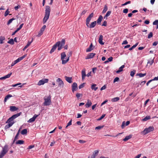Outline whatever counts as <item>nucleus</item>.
<instances>
[{"mask_svg":"<svg viewBox=\"0 0 158 158\" xmlns=\"http://www.w3.org/2000/svg\"><path fill=\"white\" fill-rule=\"evenodd\" d=\"M21 112L18 113L13 115L6 122V123H8V124L6 125L5 126V129H7L11 127L15 123L14 120L16 118L19 116L21 115Z\"/></svg>","mask_w":158,"mask_h":158,"instance_id":"obj_1","label":"nucleus"},{"mask_svg":"<svg viewBox=\"0 0 158 158\" xmlns=\"http://www.w3.org/2000/svg\"><path fill=\"white\" fill-rule=\"evenodd\" d=\"M50 10V7L48 6H46L45 16L43 20L44 23H45L48 19L49 17Z\"/></svg>","mask_w":158,"mask_h":158,"instance_id":"obj_2","label":"nucleus"},{"mask_svg":"<svg viewBox=\"0 0 158 158\" xmlns=\"http://www.w3.org/2000/svg\"><path fill=\"white\" fill-rule=\"evenodd\" d=\"M51 97L50 95L48 96H45L44 98V102L43 103L44 106H47L50 105L51 103Z\"/></svg>","mask_w":158,"mask_h":158,"instance_id":"obj_3","label":"nucleus"},{"mask_svg":"<svg viewBox=\"0 0 158 158\" xmlns=\"http://www.w3.org/2000/svg\"><path fill=\"white\" fill-rule=\"evenodd\" d=\"M8 151V146L6 145L3 148L0 153V158H2Z\"/></svg>","mask_w":158,"mask_h":158,"instance_id":"obj_4","label":"nucleus"},{"mask_svg":"<svg viewBox=\"0 0 158 158\" xmlns=\"http://www.w3.org/2000/svg\"><path fill=\"white\" fill-rule=\"evenodd\" d=\"M66 55L65 52H63L61 54V58L62 60V63L63 64H66L69 60V58L66 60H64V58L66 56Z\"/></svg>","mask_w":158,"mask_h":158,"instance_id":"obj_5","label":"nucleus"},{"mask_svg":"<svg viewBox=\"0 0 158 158\" xmlns=\"http://www.w3.org/2000/svg\"><path fill=\"white\" fill-rule=\"evenodd\" d=\"M57 42H59V44L57 45V47H58V50L59 51L62 48L63 46L65 44V40L64 39H62L61 41H58Z\"/></svg>","mask_w":158,"mask_h":158,"instance_id":"obj_6","label":"nucleus"},{"mask_svg":"<svg viewBox=\"0 0 158 158\" xmlns=\"http://www.w3.org/2000/svg\"><path fill=\"white\" fill-rule=\"evenodd\" d=\"M154 129V128L153 127L150 126L148 128L145 129L143 132V134H144V135H145L149 132H151V131H153Z\"/></svg>","mask_w":158,"mask_h":158,"instance_id":"obj_7","label":"nucleus"},{"mask_svg":"<svg viewBox=\"0 0 158 158\" xmlns=\"http://www.w3.org/2000/svg\"><path fill=\"white\" fill-rule=\"evenodd\" d=\"M48 79L47 78H44L40 80L38 82L37 85H43L45 83L48 82Z\"/></svg>","mask_w":158,"mask_h":158,"instance_id":"obj_8","label":"nucleus"},{"mask_svg":"<svg viewBox=\"0 0 158 158\" xmlns=\"http://www.w3.org/2000/svg\"><path fill=\"white\" fill-rule=\"evenodd\" d=\"M56 82H58V86L60 87H63L64 85V83L62 79L58 78L56 80Z\"/></svg>","mask_w":158,"mask_h":158,"instance_id":"obj_9","label":"nucleus"},{"mask_svg":"<svg viewBox=\"0 0 158 158\" xmlns=\"http://www.w3.org/2000/svg\"><path fill=\"white\" fill-rule=\"evenodd\" d=\"M78 89L77 85V83H73L72 85V90L73 92L76 91Z\"/></svg>","mask_w":158,"mask_h":158,"instance_id":"obj_10","label":"nucleus"},{"mask_svg":"<svg viewBox=\"0 0 158 158\" xmlns=\"http://www.w3.org/2000/svg\"><path fill=\"white\" fill-rule=\"evenodd\" d=\"M59 42H57L52 47L51 49V51L50 52V53H52V52H54L55 49L57 47V45H59Z\"/></svg>","mask_w":158,"mask_h":158,"instance_id":"obj_11","label":"nucleus"},{"mask_svg":"<svg viewBox=\"0 0 158 158\" xmlns=\"http://www.w3.org/2000/svg\"><path fill=\"white\" fill-rule=\"evenodd\" d=\"M46 26L45 25H44L43 26L42 28H41L40 30V31L38 35H37V36L39 37L43 33V32L44 31V29L46 27Z\"/></svg>","mask_w":158,"mask_h":158,"instance_id":"obj_12","label":"nucleus"},{"mask_svg":"<svg viewBox=\"0 0 158 158\" xmlns=\"http://www.w3.org/2000/svg\"><path fill=\"white\" fill-rule=\"evenodd\" d=\"M95 54H96L95 53H90L88 54L85 59H87L92 58L94 56Z\"/></svg>","mask_w":158,"mask_h":158,"instance_id":"obj_13","label":"nucleus"},{"mask_svg":"<svg viewBox=\"0 0 158 158\" xmlns=\"http://www.w3.org/2000/svg\"><path fill=\"white\" fill-rule=\"evenodd\" d=\"M96 24V21H94L92 22L90 25L89 24V26L87 27L90 28H92L94 27Z\"/></svg>","mask_w":158,"mask_h":158,"instance_id":"obj_14","label":"nucleus"},{"mask_svg":"<svg viewBox=\"0 0 158 158\" xmlns=\"http://www.w3.org/2000/svg\"><path fill=\"white\" fill-rule=\"evenodd\" d=\"M23 24L22 23L19 26V27L17 28L16 30H15L14 32H13L12 34V35H13L15 34L18 31H19L20 30L22 27H23Z\"/></svg>","mask_w":158,"mask_h":158,"instance_id":"obj_15","label":"nucleus"},{"mask_svg":"<svg viewBox=\"0 0 158 158\" xmlns=\"http://www.w3.org/2000/svg\"><path fill=\"white\" fill-rule=\"evenodd\" d=\"M12 73L11 72L9 74H8L7 75H6V76L2 77H1L0 78V80H3V79H5L6 78H9L10 77L11 75H12Z\"/></svg>","mask_w":158,"mask_h":158,"instance_id":"obj_16","label":"nucleus"},{"mask_svg":"<svg viewBox=\"0 0 158 158\" xmlns=\"http://www.w3.org/2000/svg\"><path fill=\"white\" fill-rule=\"evenodd\" d=\"M103 38V36L102 35H100L99 38L98 42L100 44L102 45H104V43L102 41Z\"/></svg>","mask_w":158,"mask_h":158,"instance_id":"obj_17","label":"nucleus"},{"mask_svg":"<svg viewBox=\"0 0 158 158\" xmlns=\"http://www.w3.org/2000/svg\"><path fill=\"white\" fill-rule=\"evenodd\" d=\"M81 74L82 79L83 80L84 79L85 77L87 76V75L86 74L85 70V69H83L82 71Z\"/></svg>","mask_w":158,"mask_h":158,"instance_id":"obj_18","label":"nucleus"},{"mask_svg":"<svg viewBox=\"0 0 158 158\" xmlns=\"http://www.w3.org/2000/svg\"><path fill=\"white\" fill-rule=\"evenodd\" d=\"M65 80L69 83H72V78L71 77H69L67 76H65L64 77Z\"/></svg>","mask_w":158,"mask_h":158,"instance_id":"obj_19","label":"nucleus"},{"mask_svg":"<svg viewBox=\"0 0 158 158\" xmlns=\"http://www.w3.org/2000/svg\"><path fill=\"white\" fill-rule=\"evenodd\" d=\"M92 104V103L91 102L89 99H88L87 100V102L86 103V104L85 105V106L86 107L88 108V107H90V106H91V105Z\"/></svg>","mask_w":158,"mask_h":158,"instance_id":"obj_20","label":"nucleus"},{"mask_svg":"<svg viewBox=\"0 0 158 158\" xmlns=\"http://www.w3.org/2000/svg\"><path fill=\"white\" fill-rule=\"evenodd\" d=\"M103 19V17L102 16L100 15L99 16L98 18V19L97 20L96 23L98 24H100L102 19Z\"/></svg>","mask_w":158,"mask_h":158,"instance_id":"obj_21","label":"nucleus"},{"mask_svg":"<svg viewBox=\"0 0 158 158\" xmlns=\"http://www.w3.org/2000/svg\"><path fill=\"white\" fill-rule=\"evenodd\" d=\"M125 67L124 65H122L118 69V70L116 71V73H119L123 70V69Z\"/></svg>","mask_w":158,"mask_h":158,"instance_id":"obj_22","label":"nucleus"},{"mask_svg":"<svg viewBox=\"0 0 158 158\" xmlns=\"http://www.w3.org/2000/svg\"><path fill=\"white\" fill-rule=\"evenodd\" d=\"M18 108L15 106H10V110L11 111H15L17 110Z\"/></svg>","mask_w":158,"mask_h":158,"instance_id":"obj_23","label":"nucleus"},{"mask_svg":"<svg viewBox=\"0 0 158 158\" xmlns=\"http://www.w3.org/2000/svg\"><path fill=\"white\" fill-rule=\"evenodd\" d=\"M12 97V96L11 94H8L5 98L4 99V102H6L7 100L8 99Z\"/></svg>","mask_w":158,"mask_h":158,"instance_id":"obj_24","label":"nucleus"},{"mask_svg":"<svg viewBox=\"0 0 158 158\" xmlns=\"http://www.w3.org/2000/svg\"><path fill=\"white\" fill-rule=\"evenodd\" d=\"M96 84H92L91 86V89L93 90H94V91H96L98 88L97 87H96Z\"/></svg>","mask_w":158,"mask_h":158,"instance_id":"obj_25","label":"nucleus"},{"mask_svg":"<svg viewBox=\"0 0 158 158\" xmlns=\"http://www.w3.org/2000/svg\"><path fill=\"white\" fill-rule=\"evenodd\" d=\"M132 137V135H130L128 136H127L123 139V141H126L128 140L129 139H131Z\"/></svg>","mask_w":158,"mask_h":158,"instance_id":"obj_26","label":"nucleus"},{"mask_svg":"<svg viewBox=\"0 0 158 158\" xmlns=\"http://www.w3.org/2000/svg\"><path fill=\"white\" fill-rule=\"evenodd\" d=\"M92 47H93V44H91L90 45V46H89V48L86 49V52H90L91 50H92L93 49L92 48Z\"/></svg>","mask_w":158,"mask_h":158,"instance_id":"obj_27","label":"nucleus"},{"mask_svg":"<svg viewBox=\"0 0 158 158\" xmlns=\"http://www.w3.org/2000/svg\"><path fill=\"white\" fill-rule=\"evenodd\" d=\"M146 73H137L136 74V76H139L140 77H144V76H146Z\"/></svg>","mask_w":158,"mask_h":158,"instance_id":"obj_28","label":"nucleus"},{"mask_svg":"<svg viewBox=\"0 0 158 158\" xmlns=\"http://www.w3.org/2000/svg\"><path fill=\"white\" fill-rule=\"evenodd\" d=\"M27 129H26L23 130L21 132V134L23 135H26V134H27Z\"/></svg>","mask_w":158,"mask_h":158,"instance_id":"obj_29","label":"nucleus"},{"mask_svg":"<svg viewBox=\"0 0 158 158\" xmlns=\"http://www.w3.org/2000/svg\"><path fill=\"white\" fill-rule=\"evenodd\" d=\"M119 99H120L119 97H117L112 98L111 101L112 102H114L118 101Z\"/></svg>","mask_w":158,"mask_h":158,"instance_id":"obj_30","label":"nucleus"},{"mask_svg":"<svg viewBox=\"0 0 158 158\" xmlns=\"http://www.w3.org/2000/svg\"><path fill=\"white\" fill-rule=\"evenodd\" d=\"M107 10L108 7L106 5H105L104 6L103 10H102V13L104 14L105 13Z\"/></svg>","mask_w":158,"mask_h":158,"instance_id":"obj_31","label":"nucleus"},{"mask_svg":"<svg viewBox=\"0 0 158 158\" xmlns=\"http://www.w3.org/2000/svg\"><path fill=\"white\" fill-rule=\"evenodd\" d=\"M26 56V55H24L21 57H19L18 59H17L16 60L17 62H19L21 60H22L23 58H24Z\"/></svg>","mask_w":158,"mask_h":158,"instance_id":"obj_32","label":"nucleus"},{"mask_svg":"<svg viewBox=\"0 0 158 158\" xmlns=\"http://www.w3.org/2000/svg\"><path fill=\"white\" fill-rule=\"evenodd\" d=\"M111 13V11H108L106 14L105 15V16L104 17V19H105L106 18V19H107V17H108V16H109L110 14Z\"/></svg>","mask_w":158,"mask_h":158,"instance_id":"obj_33","label":"nucleus"},{"mask_svg":"<svg viewBox=\"0 0 158 158\" xmlns=\"http://www.w3.org/2000/svg\"><path fill=\"white\" fill-rule=\"evenodd\" d=\"M91 19L87 17L86 20V26L87 27L89 26V23L91 20Z\"/></svg>","mask_w":158,"mask_h":158,"instance_id":"obj_34","label":"nucleus"},{"mask_svg":"<svg viewBox=\"0 0 158 158\" xmlns=\"http://www.w3.org/2000/svg\"><path fill=\"white\" fill-rule=\"evenodd\" d=\"M20 131V129L19 130V131H18L15 137V139H14V140L13 141V142H15V141L17 139H18V136L19 135V131Z\"/></svg>","mask_w":158,"mask_h":158,"instance_id":"obj_35","label":"nucleus"},{"mask_svg":"<svg viewBox=\"0 0 158 158\" xmlns=\"http://www.w3.org/2000/svg\"><path fill=\"white\" fill-rule=\"evenodd\" d=\"M24 141L23 140H18L16 142V144H23Z\"/></svg>","mask_w":158,"mask_h":158,"instance_id":"obj_36","label":"nucleus"},{"mask_svg":"<svg viewBox=\"0 0 158 158\" xmlns=\"http://www.w3.org/2000/svg\"><path fill=\"white\" fill-rule=\"evenodd\" d=\"M138 44H139L138 42L136 43V44H135L133 45L131 47L129 48V50L130 51L132 50L134 48H135L137 46V45H138Z\"/></svg>","mask_w":158,"mask_h":158,"instance_id":"obj_37","label":"nucleus"},{"mask_svg":"<svg viewBox=\"0 0 158 158\" xmlns=\"http://www.w3.org/2000/svg\"><path fill=\"white\" fill-rule=\"evenodd\" d=\"M151 118L150 116H146L145 117L142 119L143 121H146Z\"/></svg>","mask_w":158,"mask_h":158,"instance_id":"obj_38","label":"nucleus"},{"mask_svg":"<svg viewBox=\"0 0 158 158\" xmlns=\"http://www.w3.org/2000/svg\"><path fill=\"white\" fill-rule=\"evenodd\" d=\"M31 42H28L27 44L24 47V48H23V51H24L31 44Z\"/></svg>","mask_w":158,"mask_h":158,"instance_id":"obj_39","label":"nucleus"},{"mask_svg":"<svg viewBox=\"0 0 158 158\" xmlns=\"http://www.w3.org/2000/svg\"><path fill=\"white\" fill-rule=\"evenodd\" d=\"M5 40L4 37L1 36L0 37V43L2 44L3 43V41Z\"/></svg>","mask_w":158,"mask_h":158,"instance_id":"obj_40","label":"nucleus"},{"mask_svg":"<svg viewBox=\"0 0 158 158\" xmlns=\"http://www.w3.org/2000/svg\"><path fill=\"white\" fill-rule=\"evenodd\" d=\"M8 43L13 45L14 44V40L13 39H10L7 42Z\"/></svg>","mask_w":158,"mask_h":158,"instance_id":"obj_41","label":"nucleus"},{"mask_svg":"<svg viewBox=\"0 0 158 158\" xmlns=\"http://www.w3.org/2000/svg\"><path fill=\"white\" fill-rule=\"evenodd\" d=\"M15 19L13 18L9 19L7 22V25H9L10 23H11L12 22V21Z\"/></svg>","mask_w":158,"mask_h":158,"instance_id":"obj_42","label":"nucleus"},{"mask_svg":"<svg viewBox=\"0 0 158 158\" xmlns=\"http://www.w3.org/2000/svg\"><path fill=\"white\" fill-rule=\"evenodd\" d=\"M35 119H34V118H32L30 119L28 121V122L29 123H32L33 122H34L35 120Z\"/></svg>","mask_w":158,"mask_h":158,"instance_id":"obj_43","label":"nucleus"},{"mask_svg":"<svg viewBox=\"0 0 158 158\" xmlns=\"http://www.w3.org/2000/svg\"><path fill=\"white\" fill-rule=\"evenodd\" d=\"M136 71L135 70H133V71H131V72L130 75L131 77H133Z\"/></svg>","mask_w":158,"mask_h":158,"instance_id":"obj_44","label":"nucleus"},{"mask_svg":"<svg viewBox=\"0 0 158 158\" xmlns=\"http://www.w3.org/2000/svg\"><path fill=\"white\" fill-rule=\"evenodd\" d=\"M72 119H71L70 121L69 122L67 123V126H66V127H65V128H67V127L71 125L72 124Z\"/></svg>","mask_w":158,"mask_h":158,"instance_id":"obj_45","label":"nucleus"},{"mask_svg":"<svg viewBox=\"0 0 158 158\" xmlns=\"http://www.w3.org/2000/svg\"><path fill=\"white\" fill-rule=\"evenodd\" d=\"M10 13V11H9V9H7L5 11L4 14L5 16H7Z\"/></svg>","mask_w":158,"mask_h":158,"instance_id":"obj_46","label":"nucleus"},{"mask_svg":"<svg viewBox=\"0 0 158 158\" xmlns=\"http://www.w3.org/2000/svg\"><path fill=\"white\" fill-rule=\"evenodd\" d=\"M153 36V34L152 32H150L149 34H148V39H150L152 38Z\"/></svg>","mask_w":158,"mask_h":158,"instance_id":"obj_47","label":"nucleus"},{"mask_svg":"<svg viewBox=\"0 0 158 158\" xmlns=\"http://www.w3.org/2000/svg\"><path fill=\"white\" fill-rule=\"evenodd\" d=\"M18 63V62H17L16 60H15L12 63V64H11V66H14L15 64H17Z\"/></svg>","mask_w":158,"mask_h":158,"instance_id":"obj_48","label":"nucleus"},{"mask_svg":"<svg viewBox=\"0 0 158 158\" xmlns=\"http://www.w3.org/2000/svg\"><path fill=\"white\" fill-rule=\"evenodd\" d=\"M103 127V126H99L96 127L95 128V129L96 130H99V129H100L101 128H102Z\"/></svg>","mask_w":158,"mask_h":158,"instance_id":"obj_49","label":"nucleus"},{"mask_svg":"<svg viewBox=\"0 0 158 158\" xmlns=\"http://www.w3.org/2000/svg\"><path fill=\"white\" fill-rule=\"evenodd\" d=\"M99 151L98 150H96L94 151V153H93V155H95V156L98 153Z\"/></svg>","mask_w":158,"mask_h":158,"instance_id":"obj_50","label":"nucleus"},{"mask_svg":"<svg viewBox=\"0 0 158 158\" xmlns=\"http://www.w3.org/2000/svg\"><path fill=\"white\" fill-rule=\"evenodd\" d=\"M84 83H82L79 86V89H81V88H83L84 86Z\"/></svg>","mask_w":158,"mask_h":158,"instance_id":"obj_51","label":"nucleus"},{"mask_svg":"<svg viewBox=\"0 0 158 158\" xmlns=\"http://www.w3.org/2000/svg\"><path fill=\"white\" fill-rule=\"evenodd\" d=\"M131 3V1H128V2H126L124 3L122 5V6H124L126 5H127L128 4H130Z\"/></svg>","mask_w":158,"mask_h":158,"instance_id":"obj_52","label":"nucleus"},{"mask_svg":"<svg viewBox=\"0 0 158 158\" xmlns=\"http://www.w3.org/2000/svg\"><path fill=\"white\" fill-rule=\"evenodd\" d=\"M93 15L94 14L93 13H92L89 15L88 17L91 19V18L93 17Z\"/></svg>","mask_w":158,"mask_h":158,"instance_id":"obj_53","label":"nucleus"},{"mask_svg":"<svg viewBox=\"0 0 158 158\" xmlns=\"http://www.w3.org/2000/svg\"><path fill=\"white\" fill-rule=\"evenodd\" d=\"M158 24V20H155L153 23V25H157Z\"/></svg>","mask_w":158,"mask_h":158,"instance_id":"obj_54","label":"nucleus"},{"mask_svg":"<svg viewBox=\"0 0 158 158\" xmlns=\"http://www.w3.org/2000/svg\"><path fill=\"white\" fill-rule=\"evenodd\" d=\"M119 80V79L118 77H116L114 78V83L118 81Z\"/></svg>","mask_w":158,"mask_h":158,"instance_id":"obj_55","label":"nucleus"},{"mask_svg":"<svg viewBox=\"0 0 158 158\" xmlns=\"http://www.w3.org/2000/svg\"><path fill=\"white\" fill-rule=\"evenodd\" d=\"M21 7V6L20 5H18L17 6H15L14 7V9L16 10H17L19 8H20Z\"/></svg>","mask_w":158,"mask_h":158,"instance_id":"obj_56","label":"nucleus"},{"mask_svg":"<svg viewBox=\"0 0 158 158\" xmlns=\"http://www.w3.org/2000/svg\"><path fill=\"white\" fill-rule=\"evenodd\" d=\"M105 114H102V115L100 117V118H99L98 119V120H101L103 118H104L105 117Z\"/></svg>","mask_w":158,"mask_h":158,"instance_id":"obj_57","label":"nucleus"},{"mask_svg":"<svg viewBox=\"0 0 158 158\" xmlns=\"http://www.w3.org/2000/svg\"><path fill=\"white\" fill-rule=\"evenodd\" d=\"M128 9H127V8H126V9H125L123 10V13H127L128 12Z\"/></svg>","mask_w":158,"mask_h":158,"instance_id":"obj_58","label":"nucleus"},{"mask_svg":"<svg viewBox=\"0 0 158 158\" xmlns=\"http://www.w3.org/2000/svg\"><path fill=\"white\" fill-rule=\"evenodd\" d=\"M149 101V99H148L147 100H146L144 102V106L145 107L146 106V104Z\"/></svg>","mask_w":158,"mask_h":158,"instance_id":"obj_59","label":"nucleus"},{"mask_svg":"<svg viewBox=\"0 0 158 158\" xmlns=\"http://www.w3.org/2000/svg\"><path fill=\"white\" fill-rule=\"evenodd\" d=\"M21 84V83H17V84H15L12 85H11V86H12V87H16L17 85H20Z\"/></svg>","mask_w":158,"mask_h":158,"instance_id":"obj_60","label":"nucleus"},{"mask_svg":"<svg viewBox=\"0 0 158 158\" xmlns=\"http://www.w3.org/2000/svg\"><path fill=\"white\" fill-rule=\"evenodd\" d=\"M79 143H85L86 142V141H85L82 140H80L79 141Z\"/></svg>","mask_w":158,"mask_h":158,"instance_id":"obj_61","label":"nucleus"},{"mask_svg":"<svg viewBox=\"0 0 158 158\" xmlns=\"http://www.w3.org/2000/svg\"><path fill=\"white\" fill-rule=\"evenodd\" d=\"M72 52L71 51L69 52L68 54V58H69L72 55Z\"/></svg>","mask_w":158,"mask_h":158,"instance_id":"obj_62","label":"nucleus"},{"mask_svg":"<svg viewBox=\"0 0 158 158\" xmlns=\"http://www.w3.org/2000/svg\"><path fill=\"white\" fill-rule=\"evenodd\" d=\"M107 25V22L106 21H104L102 25V26H106Z\"/></svg>","mask_w":158,"mask_h":158,"instance_id":"obj_63","label":"nucleus"},{"mask_svg":"<svg viewBox=\"0 0 158 158\" xmlns=\"http://www.w3.org/2000/svg\"><path fill=\"white\" fill-rule=\"evenodd\" d=\"M113 58L112 57H109L108 59V61H109V62H111V61H112V60H113Z\"/></svg>","mask_w":158,"mask_h":158,"instance_id":"obj_64","label":"nucleus"}]
</instances>
